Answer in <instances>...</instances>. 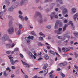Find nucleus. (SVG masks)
<instances>
[{"instance_id":"3","label":"nucleus","mask_w":78,"mask_h":78,"mask_svg":"<svg viewBox=\"0 0 78 78\" xmlns=\"http://www.w3.org/2000/svg\"><path fill=\"white\" fill-rule=\"evenodd\" d=\"M39 16L40 18H42V16L41 13L38 12H36L35 14L34 17H37Z\"/></svg>"},{"instance_id":"21","label":"nucleus","mask_w":78,"mask_h":78,"mask_svg":"<svg viewBox=\"0 0 78 78\" xmlns=\"http://www.w3.org/2000/svg\"><path fill=\"white\" fill-rule=\"evenodd\" d=\"M20 33H21V30H19L16 33V34L19 36L20 34Z\"/></svg>"},{"instance_id":"26","label":"nucleus","mask_w":78,"mask_h":78,"mask_svg":"<svg viewBox=\"0 0 78 78\" xmlns=\"http://www.w3.org/2000/svg\"><path fill=\"white\" fill-rule=\"evenodd\" d=\"M19 29L20 30H21V29H22V24H19Z\"/></svg>"},{"instance_id":"27","label":"nucleus","mask_w":78,"mask_h":78,"mask_svg":"<svg viewBox=\"0 0 78 78\" xmlns=\"http://www.w3.org/2000/svg\"><path fill=\"white\" fill-rule=\"evenodd\" d=\"M60 23V21L59 20H57L55 24V25H59V23Z\"/></svg>"},{"instance_id":"38","label":"nucleus","mask_w":78,"mask_h":78,"mask_svg":"<svg viewBox=\"0 0 78 78\" xmlns=\"http://www.w3.org/2000/svg\"><path fill=\"white\" fill-rule=\"evenodd\" d=\"M14 51H19V48H16L14 50Z\"/></svg>"},{"instance_id":"35","label":"nucleus","mask_w":78,"mask_h":78,"mask_svg":"<svg viewBox=\"0 0 78 78\" xmlns=\"http://www.w3.org/2000/svg\"><path fill=\"white\" fill-rule=\"evenodd\" d=\"M38 8L40 9L41 11H42V10L43 9V8L41 7V6H39L38 7Z\"/></svg>"},{"instance_id":"64","label":"nucleus","mask_w":78,"mask_h":78,"mask_svg":"<svg viewBox=\"0 0 78 78\" xmlns=\"http://www.w3.org/2000/svg\"><path fill=\"white\" fill-rule=\"evenodd\" d=\"M14 77V74H12L11 76V78H13Z\"/></svg>"},{"instance_id":"52","label":"nucleus","mask_w":78,"mask_h":78,"mask_svg":"<svg viewBox=\"0 0 78 78\" xmlns=\"http://www.w3.org/2000/svg\"><path fill=\"white\" fill-rule=\"evenodd\" d=\"M8 17L9 19H12V17L11 16H9Z\"/></svg>"},{"instance_id":"54","label":"nucleus","mask_w":78,"mask_h":78,"mask_svg":"<svg viewBox=\"0 0 78 78\" xmlns=\"http://www.w3.org/2000/svg\"><path fill=\"white\" fill-rule=\"evenodd\" d=\"M74 67H75V68L76 69H78V66H77L76 65H74Z\"/></svg>"},{"instance_id":"7","label":"nucleus","mask_w":78,"mask_h":78,"mask_svg":"<svg viewBox=\"0 0 78 78\" xmlns=\"http://www.w3.org/2000/svg\"><path fill=\"white\" fill-rule=\"evenodd\" d=\"M48 65L47 63L44 64L43 67V70H45V69L47 68V67H48Z\"/></svg>"},{"instance_id":"59","label":"nucleus","mask_w":78,"mask_h":78,"mask_svg":"<svg viewBox=\"0 0 78 78\" xmlns=\"http://www.w3.org/2000/svg\"><path fill=\"white\" fill-rule=\"evenodd\" d=\"M29 55H30L31 57L33 56V54H32V53L31 52H30L29 53Z\"/></svg>"},{"instance_id":"2","label":"nucleus","mask_w":78,"mask_h":78,"mask_svg":"<svg viewBox=\"0 0 78 78\" xmlns=\"http://www.w3.org/2000/svg\"><path fill=\"white\" fill-rule=\"evenodd\" d=\"M6 40H7L8 41L10 42H12V41H11L10 39L9 38V36L8 35L6 34H5L4 35L3 37L2 38V41L3 42H4V41H6Z\"/></svg>"},{"instance_id":"55","label":"nucleus","mask_w":78,"mask_h":78,"mask_svg":"<svg viewBox=\"0 0 78 78\" xmlns=\"http://www.w3.org/2000/svg\"><path fill=\"white\" fill-rule=\"evenodd\" d=\"M12 57V55H9V56H8V57H9V59H11V58H13V57Z\"/></svg>"},{"instance_id":"62","label":"nucleus","mask_w":78,"mask_h":78,"mask_svg":"<svg viewBox=\"0 0 78 78\" xmlns=\"http://www.w3.org/2000/svg\"><path fill=\"white\" fill-rule=\"evenodd\" d=\"M59 65L60 66H64V64H63V63H60Z\"/></svg>"},{"instance_id":"48","label":"nucleus","mask_w":78,"mask_h":78,"mask_svg":"<svg viewBox=\"0 0 78 78\" xmlns=\"http://www.w3.org/2000/svg\"><path fill=\"white\" fill-rule=\"evenodd\" d=\"M43 34H44L42 33V32H40L39 33V35L40 36H42V35H43Z\"/></svg>"},{"instance_id":"10","label":"nucleus","mask_w":78,"mask_h":78,"mask_svg":"<svg viewBox=\"0 0 78 78\" xmlns=\"http://www.w3.org/2000/svg\"><path fill=\"white\" fill-rule=\"evenodd\" d=\"M8 31L10 34H12L14 33V30H8Z\"/></svg>"},{"instance_id":"11","label":"nucleus","mask_w":78,"mask_h":78,"mask_svg":"<svg viewBox=\"0 0 78 78\" xmlns=\"http://www.w3.org/2000/svg\"><path fill=\"white\" fill-rule=\"evenodd\" d=\"M13 9H14V8L12 6H11L8 9V11H10L11 12H12L13 11Z\"/></svg>"},{"instance_id":"49","label":"nucleus","mask_w":78,"mask_h":78,"mask_svg":"<svg viewBox=\"0 0 78 78\" xmlns=\"http://www.w3.org/2000/svg\"><path fill=\"white\" fill-rule=\"evenodd\" d=\"M24 20H26V21L28 20V17H27V16H26L25 18H24Z\"/></svg>"},{"instance_id":"6","label":"nucleus","mask_w":78,"mask_h":78,"mask_svg":"<svg viewBox=\"0 0 78 78\" xmlns=\"http://www.w3.org/2000/svg\"><path fill=\"white\" fill-rule=\"evenodd\" d=\"M62 32V30H56L55 31V33H57V34H61Z\"/></svg>"},{"instance_id":"41","label":"nucleus","mask_w":78,"mask_h":78,"mask_svg":"<svg viewBox=\"0 0 78 78\" xmlns=\"http://www.w3.org/2000/svg\"><path fill=\"white\" fill-rule=\"evenodd\" d=\"M39 1H40V0H35V2L36 3H37V4L39 3Z\"/></svg>"},{"instance_id":"51","label":"nucleus","mask_w":78,"mask_h":78,"mask_svg":"<svg viewBox=\"0 0 78 78\" xmlns=\"http://www.w3.org/2000/svg\"><path fill=\"white\" fill-rule=\"evenodd\" d=\"M11 68L12 69L14 70V69H16V67L14 66H11Z\"/></svg>"},{"instance_id":"1","label":"nucleus","mask_w":78,"mask_h":78,"mask_svg":"<svg viewBox=\"0 0 78 78\" xmlns=\"http://www.w3.org/2000/svg\"><path fill=\"white\" fill-rule=\"evenodd\" d=\"M27 1V0H22L21 1L20 3V4L19 2H15V4L14 6V8H17V7H18V6H22V5L25 4V3H26V1Z\"/></svg>"},{"instance_id":"56","label":"nucleus","mask_w":78,"mask_h":78,"mask_svg":"<svg viewBox=\"0 0 78 78\" xmlns=\"http://www.w3.org/2000/svg\"><path fill=\"white\" fill-rule=\"evenodd\" d=\"M63 66H66V65L67 63L66 62H64L63 63Z\"/></svg>"},{"instance_id":"34","label":"nucleus","mask_w":78,"mask_h":78,"mask_svg":"<svg viewBox=\"0 0 78 78\" xmlns=\"http://www.w3.org/2000/svg\"><path fill=\"white\" fill-rule=\"evenodd\" d=\"M49 52L51 53V54H52V55H55V52H54L51 50H50L49 51Z\"/></svg>"},{"instance_id":"50","label":"nucleus","mask_w":78,"mask_h":78,"mask_svg":"<svg viewBox=\"0 0 78 78\" xmlns=\"http://www.w3.org/2000/svg\"><path fill=\"white\" fill-rule=\"evenodd\" d=\"M49 2V0H45L44 1V3H47Z\"/></svg>"},{"instance_id":"39","label":"nucleus","mask_w":78,"mask_h":78,"mask_svg":"<svg viewBox=\"0 0 78 78\" xmlns=\"http://www.w3.org/2000/svg\"><path fill=\"white\" fill-rule=\"evenodd\" d=\"M70 50V49H68V48H66L65 50V52H67V51H68Z\"/></svg>"},{"instance_id":"37","label":"nucleus","mask_w":78,"mask_h":78,"mask_svg":"<svg viewBox=\"0 0 78 78\" xmlns=\"http://www.w3.org/2000/svg\"><path fill=\"white\" fill-rule=\"evenodd\" d=\"M62 38V36H58V39H61Z\"/></svg>"},{"instance_id":"47","label":"nucleus","mask_w":78,"mask_h":78,"mask_svg":"<svg viewBox=\"0 0 78 78\" xmlns=\"http://www.w3.org/2000/svg\"><path fill=\"white\" fill-rule=\"evenodd\" d=\"M59 27H62V23L61 22H60V23H59Z\"/></svg>"},{"instance_id":"17","label":"nucleus","mask_w":78,"mask_h":78,"mask_svg":"<svg viewBox=\"0 0 78 78\" xmlns=\"http://www.w3.org/2000/svg\"><path fill=\"white\" fill-rule=\"evenodd\" d=\"M38 22L40 23H43V20H42V19L41 18V19H39L38 20Z\"/></svg>"},{"instance_id":"40","label":"nucleus","mask_w":78,"mask_h":78,"mask_svg":"<svg viewBox=\"0 0 78 78\" xmlns=\"http://www.w3.org/2000/svg\"><path fill=\"white\" fill-rule=\"evenodd\" d=\"M74 55H75V58H77V57H78V55L77 54V53H76V52H75Z\"/></svg>"},{"instance_id":"53","label":"nucleus","mask_w":78,"mask_h":78,"mask_svg":"<svg viewBox=\"0 0 78 78\" xmlns=\"http://www.w3.org/2000/svg\"><path fill=\"white\" fill-rule=\"evenodd\" d=\"M32 58H34V59H36V57L34 55H33L31 57Z\"/></svg>"},{"instance_id":"22","label":"nucleus","mask_w":78,"mask_h":78,"mask_svg":"<svg viewBox=\"0 0 78 78\" xmlns=\"http://www.w3.org/2000/svg\"><path fill=\"white\" fill-rule=\"evenodd\" d=\"M68 27V24H66L65 25V26L63 27V30H66V28Z\"/></svg>"},{"instance_id":"20","label":"nucleus","mask_w":78,"mask_h":78,"mask_svg":"<svg viewBox=\"0 0 78 78\" xmlns=\"http://www.w3.org/2000/svg\"><path fill=\"white\" fill-rule=\"evenodd\" d=\"M68 11H67V9L66 8H64L63 9V12L64 13H67Z\"/></svg>"},{"instance_id":"5","label":"nucleus","mask_w":78,"mask_h":78,"mask_svg":"<svg viewBox=\"0 0 78 78\" xmlns=\"http://www.w3.org/2000/svg\"><path fill=\"white\" fill-rule=\"evenodd\" d=\"M34 38V37H33V36H30L29 35L28 37H25V39L26 40V41H28L29 39H30L33 40V39Z\"/></svg>"},{"instance_id":"9","label":"nucleus","mask_w":78,"mask_h":78,"mask_svg":"<svg viewBox=\"0 0 78 78\" xmlns=\"http://www.w3.org/2000/svg\"><path fill=\"white\" fill-rule=\"evenodd\" d=\"M53 71H52L51 72L49 73V75L50 76V77H49V78H54V77L53 76Z\"/></svg>"},{"instance_id":"4","label":"nucleus","mask_w":78,"mask_h":78,"mask_svg":"<svg viewBox=\"0 0 78 78\" xmlns=\"http://www.w3.org/2000/svg\"><path fill=\"white\" fill-rule=\"evenodd\" d=\"M56 14V13L55 12H53L51 15H50V17L51 19H53L55 17V14Z\"/></svg>"},{"instance_id":"14","label":"nucleus","mask_w":78,"mask_h":78,"mask_svg":"<svg viewBox=\"0 0 78 78\" xmlns=\"http://www.w3.org/2000/svg\"><path fill=\"white\" fill-rule=\"evenodd\" d=\"M13 22H12V21L10 20L9 21V27H11V26H12V25Z\"/></svg>"},{"instance_id":"61","label":"nucleus","mask_w":78,"mask_h":78,"mask_svg":"<svg viewBox=\"0 0 78 78\" xmlns=\"http://www.w3.org/2000/svg\"><path fill=\"white\" fill-rule=\"evenodd\" d=\"M14 45H15V44H14V43H13L12 45H11V47H14Z\"/></svg>"},{"instance_id":"42","label":"nucleus","mask_w":78,"mask_h":78,"mask_svg":"<svg viewBox=\"0 0 78 78\" xmlns=\"http://www.w3.org/2000/svg\"><path fill=\"white\" fill-rule=\"evenodd\" d=\"M58 50L59 53H61V48H60L59 47H58Z\"/></svg>"},{"instance_id":"45","label":"nucleus","mask_w":78,"mask_h":78,"mask_svg":"<svg viewBox=\"0 0 78 78\" xmlns=\"http://www.w3.org/2000/svg\"><path fill=\"white\" fill-rule=\"evenodd\" d=\"M11 53V51H8L6 52V53L8 54V55H9Z\"/></svg>"},{"instance_id":"43","label":"nucleus","mask_w":78,"mask_h":78,"mask_svg":"<svg viewBox=\"0 0 78 78\" xmlns=\"http://www.w3.org/2000/svg\"><path fill=\"white\" fill-rule=\"evenodd\" d=\"M54 28L55 29H58V25L55 24V26H54Z\"/></svg>"},{"instance_id":"24","label":"nucleus","mask_w":78,"mask_h":78,"mask_svg":"<svg viewBox=\"0 0 78 78\" xmlns=\"http://www.w3.org/2000/svg\"><path fill=\"white\" fill-rule=\"evenodd\" d=\"M10 62L11 64H12V65H14V60H13V59L11 58L10 59Z\"/></svg>"},{"instance_id":"28","label":"nucleus","mask_w":78,"mask_h":78,"mask_svg":"<svg viewBox=\"0 0 78 78\" xmlns=\"http://www.w3.org/2000/svg\"><path fill=\"white\" fill-rule=\"evenodd\" d=\"M37 45L38 46H42L44 44H42L41 42H38L37 44Z\"/></svg>"},{"instance_id":"29","label":"nucleus","mask_w":78,"mask_h":78,"mask_svg":"<svg viewBox=\"0 0 78 78\" xmlns=\"http://www.w3.org/2000/svg\"><path fill=\"white\" fill-rule=\"evenodd\" d=\"M46 28L48 29H50L51 28V25L47 26L46 27Z\"/></svg>"},{"instance_id":"36","label":"nucleus","mask_w":78,"mask_h":78,"mask_svg":"<svg viewBox=\"0 0 78 78\" xmlns=\"http://www.w3.org/2000/svg\"><path fill=\"white\" fill-rule=\"evenodd\" d=\"M39 40L40 41H43L44 40V39L43 37H39Z\"/></svg>"},{"instance_id":"46","label":"nucleus","mask_w":78,"mask_h":78,"mask_svg":"<svg viewBox=\"0 0 78 78\" xmlns=\"http://www.w3.org/2000/svg\"><path fill=\"white\" fill-rule=\"evenodd\" d=\"M18 13L19 14H20V15H22V12L20 10L18 12Z\"/></svg>"},{"instance_id":"12","label":"nucleus","mask_w":78,"mask_h":78,"mask_svg":"<svg viewBox=\"0 0 78 78\" xmlns=\"http://www.w3.org/2000/svg\"><path fill=\"white\" fill-rule=\"evenodd\" d=\"M55 6V3H52L51 4V7L50 9H53V7Z\"/></svg>"},{"instance_id":"60","label":"nucleus","mask_w":78,"mask_h":78,"mask_svg":"<svg viewBox=\"0 0 78 78\" xmlns=\"http://www.w3.org/2000/svg\"><path fill=\"white\" fill-rule=\"evenodd\" d=\"M46 12H48L49 11H50V9H46Z\"/></svg>"},{"instance_id":"31","label":"nucleus","mask_w":78,"mask_h":78,"mask_svg":"<svg viewBox=\"0 0 78 78\" xmlns=\"http://www.w3.org/2000/svg\"><path fill=\"white\" fill-rule=\"evenodd\" d=\"M31 34L34 36H36V33H35L34 31H32L31 33Z\"/></svg>"},{"instance_id":"13","label":"nucleus","mask_w":78,"mask_h":78,"mask_svg":"<svg viewBox=\"0 0 78 78\" xmlns=\"http://www.w3.org/2000/svg\"><path fill=\"white\" fill-rule=\"evenodd\" d=\"M64 37H65L68 38L69 40L70 38V35H67V34H66L65 35H64Z\"/></svg>"},{"instance_id":"30","label":"nucleus","mask_w":78,"mask_h":78,"mask_svg":"<svg viewBox=\"0 0 78 78\" xmlns=\"http://www.w3.org/2000/svg\"><path fill=\"white\" fill-rule=\"evenodd\" d=\"M69 24H70V25H71L72 27L73 26V23H72V21H70L69 22Z\"/></svg>"},{"instance_id":"15","label":"nucleus","mask_w":78,"mask_h":78,"mask_svg":"<svg viewBox=\"0 0 78 78\" xmlns=\"http://www.w3.org/2000/svg\"><path fill=\"white\" fill-rule=\"evenodd\" d=\"M2 17H3V12H0V18L2 20H3V19L2 18Z\"/></svg>"},{"instance_id":"18","label":"nucleus","mask_w":78,"mask_h":78,"mask_svg":"<svg viewBox=\"0 0 78 78\" xmlns=\"http://www.w3.org/2000/svg\"><path fill=\"white\" fill-rule=\"evenodd\" d=\"M44 57L46 60H48L49 59V57H48V55L47 54H45Z\"/></svg>"},{"instance_id":"33","label":"nucleus","mask_w":78,"mask_h":78,"mask_svg":"<svg viewBox=\"0 0 78 78\" xmlns=\"http://www.w3.org/2000/svg\"><path fill=\"white\" fill-rule=\"evenodd\" d=\"M6 2H5V3L7 4V5H9V4H10V2L9 1H6Z\"/></svg>"},{"instance_id":"8","label":"nucleus","mask_w":78,"mask_h":78,"mask_svg":"<svg viewBox=\"0 0 78 78\" xmlns=\"http://www.w3.org/2000/svg\"><path fill=\"white\" fill-rule=\"evenodd\" d=\"M48 68H47L44 70V76H46V74L48 73Z\"/></svg>"},{"instance_id":"58","label":"nucleus","mask_w":78,"mask_h":78,"mask_svg":"<svg viewBox=\"0 0 78 78\" xmlns=\"http://www.w3.org/2000/svg\"><path fill=\"white\" fill-rule=\"evenodd\" d=\"M8 30H14V28H13V27H11L8 29Z\"/></svg>"},{"instance_id":"57","label":"nucleus","mask_w":78,"mask_h":78,"mask_svg":"<svg viewBox=\"0 0 78 78\" xmlns=\"http://www.w3.org/2000/svg\"><path fill=\"white\" fill-rule=\"evenodd\" d=\"M69 41V39H68L67 40H66V41L65 42V43H66V44H67V43Z\"/></svg>"},{"instance_id":"44","label":"nucleus","mask_w":78,"mask_h":78,"mask_svg":"<svg viewBox=\"0 0 78 78\" xmlns=\"http://www.w3.org/2000/svg\"><path fill=\"white\" fill-rule=\"evenodd\" d=\"M21 61H22V64H23V65H26V64H27V63L23 61L22 60H21Z\"/></svg>"},{"instance_id":"19","label":"nucleus","mask_w":78,"mask_h":78,"mask_svg":"<svg viewBox=\"0 0 78 78\" xmlns=\"http://www.w3.org/2000/svg\"><path fill=\"white\" fill-rule=\"evenodd\" d=\"M78 17V14H76L74 15L73 19L75 21H76V18Z\"/></svg>"},{"instance_id":"25","label":"nucleus","mask_w":78,"mask_h":78,"mask_svg":"<svg viewBox=\"0 0 78 78\" xmlns=\"http://www.w3.org/2000/svg\"><path fill=\"white\" fill-rule=\"evenodd\" d=\"M4 76L5 77H6L8 76V74H6V71H4L3 73Z\"/></svg>"},{"instance_id":"32","label":"nucleus","mask_w":78,"mask_h":78,"mask_svg":"<svg viewBox=\"0 0 78 78\" xmlns=\"http://www.w3.org/2000/svg\"><path fill=\"white\" fill-rule=\"evenodd\" d=\"M61 75L62 76V78H64V77H65V75H64V74H63V73H61Z\"/></svg>"},{"instance_id":"16","label":"nucleus","mask_w":78,"mask_h":78,"mask_svg":"<svg viewBox=\"0 0 78 78\" xmlns=\"http://www.w3.org/2000/svg\"><path fill=\"white\" fill-rule=\"evenodd\" d=\"M71 10L73 13H75L76 12V10L74 8L72 9Z\"/></svg>"},{"instance_id":"63","label":"nucleus","mask_w":78,"mask_h":78,"mask_svg":"<svg viewBox=\"0 0 78 78\" xmlns=\"http://www.w3.org/2000/svg\"><path fill=\"white\" fill-rule=\"evenodd\" d=\"M20 56L21 58H23V55H22V54H20Z\"/></svg>"},{"instance_id":"23","label":"nucleus","mask_w":78,"mask_h":78,"mask_svg":"<svg viewBox=\"0 0 78 78\" xmlns=\"http://www.w3.org/2000/svg\"><path fill=\"white\" fill-rule=\"evenodd\" d=\"M6 47L7 48H11V44H6Z\"/></svg>"}]
</instances>
